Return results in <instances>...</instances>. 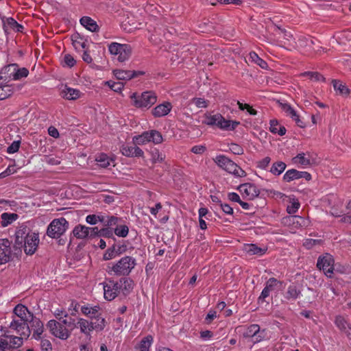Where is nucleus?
Instances as JSON below:
<instances>
[{
	"mask_svg": "<svg viewBox=\"0 0 351 351\" xmlns=\"http://www.w3.org/2000/svg\"><path fill=\"white\" fill-rule=\"evenodd\" d=\"M106 84L109 86V87L115 92H121L123 88V84L122 82H114L112 81H108Z\"/></svg>",
	"mask_w": 351,
	"mask_h": 351,
	"instance_id": "55",
	"label": "nucleus"
},
{
	"mask_svg": "<svg viewBox=\"0 0 351 351\" xmlns=\"http://www.w3.org/2000/svg\"><path fill=\"white\" fill-rule=\"evenodd\" d=\"M47 328L52 335L62 340L67 339L71 335L61 322L55 319L49 320L47 324Z\"/></svg>",
	"mask_w": 351,
	"mask_h": 351,
	"instance_id": "5",
	"label": "nucleus"
},
{
	"mask_svg": "<svg viewBox=\"0 0 351 351\" xmlns=\"http://www.w3.org/2000/svg\"><path fill=\"white\" fill-rule=\"evenodd\" d=\"M3 28L5 32H8V28L18 32H21L23 29V26L18 23L13 18L9 17L5 19H3Z\"/></svg>",
	"mask_w": 351,
	"mask_h": 351,
	"instance_id": "19",
	"label": "nucleus"
},
{
	"mask_svg": "<svg viewBox=\"0 0 351 351\" xmlns=\"http://www.w3.org/2000/svg\"><path fill=\"white\" fill-rule=\"evenodd\" d=\"M335 324L341 331L344 332L348 337H350V333L348 331V328L350 329V326L342 316H337L335 320Z\"/></svg>",
	"mask_w": 351,
	"mask_h": 351,
	"instance_id": "25",
	"label": "nucleus"
},
{
	"mask_svg": "<svg viewBox=\"0 0 351 351\" xmlns=\"http://www.w3.org/2000/svg\"><path fill=\"white\" fill-rule=\"evenodd\" d=\"M113 73L117 79L120 80H130L132 78L136 77L138 75H143L142 71H135L130 70L115 69Z\"/></svg>",
	"mask_w": 351,
	"mask_h": 351,
	"instance_id": "12",
	"label": "nucleus"
},
{
	"mask_svg": "<svg viewBox=\"0 0 351 351\" xmlns=\"http://www.w3.org/2000/svg\"><path fill=\"white\" fill-rule=\"evenodd\" d=\"M260 330V326L258 324H252L247 327L243 333L244 337H252L255 336Z\"/></svg>",
	"mask_w": 351,
	"mask_h": 351,
	"instance_id": "44",
	"label": "nucleus"
},
{
	"mask_svg": "<svg viewBox=\"0 0 351 351\" xmlns=\"http://www.w3.org/2000/svg\"><path fill=\"white\" fill-rule=\"evenodd\" d=\"M123 46L124 44L112 43L108 46V50L112 55L117 56L122 49V48L123 47Z\"/></svg>",
	"mask_w": 351,
	"mask_h": 351,
	"instance_id": "47",
	"label": "nucleus"
},
{
	"mask_svg": "<svg viewBox=\"0 0 351 351\" xmlns=\"http://www.w3.org/2000/svg\"><path fill=\"white\" fill-rule=\"evenodd\" d=\"M214 161L220 168L230 173L236 171L237 164L224 155L217 156Z\"/></svg>",
	"mask_w": 351,
	"mask_h": 351,
	"instance_id": "11",
	"label": "nucleus"
},
{
	"mask_svg": "<svg viewBox=\"0 0 351 351\" xmlns=\"http://www.w3.org/2000/svg\"><path fill=\"white\" fill-rule=\"evenodd\" d=\"M302 75L307 76L311 80H314L315 82H325L326 80L325 77L321 73L316 71H306L302 73Z\"/></svg>",
	"mask_w": 351,
	"mask_h": 351,
	"instance_id": "43",
	"label": "nucleus"
},
{
	"mask_svg": "<svg viewBox=\"0 0 351 351\" xmlns=\"http://www.w3.org/2000/svg\"><path fill=\"white\" fill-rule=\"evenodd\" d=\"M76 63L74 58L70 54H66L64 56V64L63 66H67L70 68L73 67Z\"/></svg>",
	"mask_w": 351,
	"mask_h": 351,
	"instance_id": "58",
	"label": "nucleus"
},
{
	"mask_svg": "<svg viewBox=\"0 0 351 351\" xmlns=\"http://www.w3.org/2000/svg\"><path fill=\"white\" fill-rule=\"evenodd\" d=\"M300 206V203L294 200L291 205L287 206V211L289 214H294L298 211Z\"/></svg>",
	"mask_w": 351,
	"mask_h": 351,
	"instance_id": "60",
	"label": "nucleus"
},
{
	"mask_svg": "<svg viewBox=\"0 0 351 351\" xmlns=\"http://www.w3.org/2000/svg\"><path fill=\"white\" fill-rule=\"evenodd\" d=\"M269 130L273 134H278L280 136H283L286 133V128L280 125L276 119H272L270 121Z\"/></svg>",
	"mask_w": 351,
	"mask_h": 351,
	"instance_id": "24",
	"label": "nucleus"
},
{
	"mask_svg": "<svg viewBox=\"0 0 351 351\" xmlns=\"http://www.w3.org/2000/svg\"><path fill=\"white\" fill-rule=\"evenodd\" d=\"M301 294V291L294 285L289 286L285 298L287 300H296Z\"/></svg>",
	"mask_w": 351,
	"mask_h": 351,
	"instance_id": "37",
	"label": "nucleus"
},
{
	"mask_svg": "<svg viewBox=\"0 0 351 351\" xmlns=\"http://www.w3.org/2000/svg\"><path fill=\"white\" fill-rule=\"evenodd\" d=\"M42 351H51L52 345L48 339H42L40 343Z\"/></svg>",
	"mask_w": 351,
	"mask_h": 351,
	"instance_id": "64",
	"label": "nucleus"
},
{
	"mask_svg": "<svg viewBox=\"0 0 351 351\" xmlns=\"http://www.w3.org/2000/svg\"><path fill=\"white\" fill-rule=\"evenodd\" d=\"M120 219L115 216H107V220L106 226L110 228L112 226H115L118 223Z\"/></svg>",
	"mask_w": 351,
	"mask_h": 351,
	"instance_id": "63",
	"label": "nucleus"
},
{
	"mask_svg": "<svg viewBox=\"0 0 351 351\" xmlns=\"http://www.w3.org/2000/svg\"><path fill=\"white\" fill-rule=\"evenodd\" d=\"M28 228L26 227L18 229L15 232L14 254L16 256L21 254V249L24 246L25 237L27 236Z\"/></svg>",
	"mask_w": 351,
	"mask_h": 351,
	"instance_id": "9",
	"label": "nucleus"
},
{
	"mask_svg": "<svg viewBox=\"0 0 351 351\" xmlns=\"http://www.w3.org/2000/svg\"><path fill=\"white\" fill-rule=\"evenodd\" d=\"M132 54V47L130 45L124 44L123 47L119 52V53L117 55L118 58L117 60L120 62H123L125 60H128Z\"/></svg>",
	"mask_w": 351,
	"mask_h": 351,
	"instance_id": "29",
	"label": "nucleus"
},
{
	"mask_svg": "<svg viewBox=\"0 0 351 351\" xmlns=\"http://www.w3.org/2000/svg\"><path fill=\"white\" fill-rule=\"evenodd\" d=\"M171 109V104L169 101H165L153 108L152 113L154 117H161L168 114Z\"/></svg>",
	"mask_w": 351,
	"mask_h": 351,
	"instance_id": "17",
	"label": "nucleus"
},
{
	"mask_svg": "<svg viewBox=\"0 0 351 351\" xmlns=\"http://www.w3.org/2000/svg\"><path fill=\"white\" fill-rule=\"evenodd\" d=\"M151 142L154 144H160L163 141L162 134L156 130H150Z\"/></svg>",
	"mask_w": 351,
	"mask_h": 351,
	"instance_id": "46",
	"label": "nucleus"
},
{
	"mask_svg": "<svg viewBox=\"0 0 351 351\" xmlns=\"http://www.w3.org/2000/svg\"><path fill=\"white\" fill-rule=\"evenodd\" d=\"M333 88L336 91H339V93L343 96H348L350 94L349 88L343 84L339 80H332V81Z\"/></svg>",
	"mask_w": 351,
	"mask_h": 351,
	"instance_id": "30",
	"label": "nucleus"
},
{
	"mask_svg": "<svg viewBox=\"0 0 351 351\" xmlns=\"http://www.w3.org/2000/svg\"><path fill=\"white\" fill-rule=\"evenodd\" d=\"M99 237H105V238H112L114 237V232L110 228H101L99 230Z\"/></svg>",
	"mask_w": 351,
	"mask_h": 351,
	"instance_id": "57",
	"label": "nucleus"
},
{
	"mask_svg": "<svg viewBox=\"0 0 351 351\" xmlns=\"http://www.w3.org/2000/svg\"><path fill=\"white\" fill-rule=\"evenodd\" d=\"M237 105L239 106V108L241 110H247V111L251 115H256L257 114V111L255 109L252 108V107L250 106L247 104H243L241 103L239 101H237Z\"/></svg>",
	"mask_w": 351,
	"mask_h": 351,
	"instance_id": "53",
	"label": "nucleus"
},
{
	"mask_svg": "<svg viewBox=\"0 0 351 351\" xmlns=\"http://www.w3.org/2000/svg\"><path fill=\"white\" fill-rule=\"evenodd\" d=\"M1 226L6 227L19 218L16 213H3L1 215Z\"/></svg>",
	"mask_w": 351,
	"mask_h": 351,
	"instance_id": "27",
	"label": "nucleus"
},
{
	"mask_svg": "<svg viewBox=\"0 0 351 351\" xmlns=\"http://www.w3.org/2000/svg\"><path fill=\"white\" fill-rule=\"evenodd\" d=\"M136 264V260L134 258L130 256H125L122 257L111 267L108 266L107 271L108 274L113 272L114 275L119 276H128L134 268Z\"/></svg>",
	"mask_w": 351,
	"mask_h": 351,
	"instance_id": "1",
	"label": "nucleus"
},
{
	"mask_svg": "<svg viewBox=\"0 0 351 351\" xmlns=\"http://www.w3.org/2000/svg\"><path fill=\"white\" fill-rule=\"evenodd\" d=\"M282 110L288 115L292 116L296 111L288 104H280Z\"/></svg>",
	"mask_w": 351,
	"mask_h": 351,
	"instance_id": "62",
	"label": "nucleus"
},
{
	"mask_svg": "<svg viewBox=\"0 0 351 351\" xmlns=\"http://www.w3.org/2000/svg\"><path fill=\"white\" fill-rule=\"evenodd\" d=\"M133 100L134 106L136 108H149L157 101V96L153 91H145L141 95H137L136 93H133L131 96Z\"/></svg>",
	"mask_w": 351,
	"mask_h": 351,
	"instance_id": "3",
	"label": "nucleus"
},
{
	"mask_svg": "<svg viewBox=\"0 0 351 351\" xmlns=\"http://www.w3.org/2000/svg\"><path fill=\"white\" fill-rule=\"evenodd\" d=\"M99 306H95L93 307H90L88 306H83L81 308L82 313L89 317L90 319L94 318L97 313H99Z\"/></svg>",
	"mask_w": 351,
	"mask_h": 351,
	"instance_id": "31",
	"label": "nucleus"
},
{
	"mask_svg": "<svg viewBox=\"0 0 351 351\" xmlns=\"http://www.w3.org/2000/svg\"><path fill=\"white\" fill-rule=\"evenodd\" d=\"M39 243L38 234L35 232L27 231V236L25 237L24 243V251L27 255H32L37 250Z\"/></svg>",
	"mask_w": 351,
	"mask_h": 351,
	"instance_id": "8",
	"label": "nucleus"
},
{
	"mask_svg": "<svg viewBox=\"0 0 351 351\" xmlns=\"http://www.w3.org/2000/svg\"><path fill=\"white\" fill-rule=\"evenodd\" d=\"M306 154L300 153L293 158L292 160L294 163H299L304 167L311 165V162L309 158L305 157Z\"/></svg>",
	"mask_w": 351,
	"mask_h": 351,
	"instance_id": "40",
	"label": "nucleus"
},
{
	"mask_svg": "<svg viewBox=\"0 0 351 351\" xmlns=\"http://www.w3.org/2000/svg\"><path fill=\"white\" fill-rule=\"evenodd\" d=\"M96 161L101 167L106 168L110 165L113 160L110 158L106 154H101L96 158Z\"/></svg>",
	"mask_w": 351,
	"mask_h": 351,
	"instance_id": "39",
	"label": "nucleus"
},
{
	"mask_svg": "<svg viewBox=\"0 0 351 351\" xmlns=\"http://www.w3.org/2000/svg\"><path fill=\"white\" fill-rule=\"evenodd\" d=\"M250 59L252 62H254L256 64H258L262 69H267L268 67L267 63L261 58L258 54L254 51L250 52L249 54Z\"/></svg>",
	"mask_w": 351,
	"mask_h": 351,
	"instance_id": "41",
	"label": "nucleus"
},
{
	"mask_svg": "<svg viewBox=\"0 0 351 351\" xmlns=\"http://www.w3.org/2000/svg\"><path fill=\"white\" fill-rule=\"evenodd\" d=\"M27 321L28 320L13 319L9 327L11 329L16 330L20 336L27 338L31 334L29 326L27 323Z\"/></svg>",
	"mask_w": 351,
	"mask_h": 351,
	"instance_id": "10",
	"label": "nucleus"
},
{
	"mask_svg": "<svg viewBox=\"0 0 351 351\" xmlns=\"http://www.w3.org/2000/svg\"><path fill=\"white\" fill-rule=\"evenodd\" d=\"M119 282L121 284V291L124 295H128L133 289L134 282L130 278H122Z\"/></svg>",
	"mask_w": 351,
	"mask_h": 351,
	"instance_id": "28",
	"label": "nucleus"
},
{
	"mask_svg": "<svg viewBox=\"0 0 351 351\" xmlns=\"http://www.w3.org/2000/svg\"><path fill=\"white\" fill-rule=\"evenodd\" d=\"M29 71L26 68L19 69L18 65L16 64L15 80L27 77Z\"/></svg>",
	"mask_w": 351,
	"mask_h": 351,
	"instance_id": "51",
	"label": "nucleus"
},
{
	"mask_svg": "<svg viewBox=\"0 0 351 351\" xmlns=\"http://www.w3.org/2000/svg\"><path fill=\"white\" fill-rule=\"evenodd\" d=\"M76 324L79 326L81 332L86 335H90V332L93 330L90 329V322L85 319L80 318Z\"/></svg>",
	"mask_w": 351,
	"mask_h": 351,
	"instance_id": "34",
	"label": "nucleus"
},
{
	"mask_svg": "<svg viewBox=\"0 0 351 351\" xmlns=\"http://www.w3.org/2000/svg\"><path fill=\"white\" fill-rule=\"evenodd\" d=\"M117 256V254L115 252V246H112L108 248L104 254V259L106 261L112 259Z\"/></svg>",
	"mask_w": 351,
	"mask_h": 351,
	"instance_id": "54",
	"label": "nucleus"
},
{
	"mask_svg": "<svg viewBox=\"0 0 351 351\" xmlns=\"http://www.w3.org/2000/svg\"><path fill=\"white\" fill-rule=\"evenodd\" d=\"M129 228L126 225L117 226L114 233L119 237H125L128 234Z\"/></svg>",
	"mask_w": 351,
	"mask_h": 351,
	"instance_id": "45",
	"label": "nucleus"
},
{
	"mask_svg": "<svg viewBox=\"0 0 351 351\" xmlns=\"http://www.w3.org/2000/svg\"><path fill=\"white\" fill-rule=\"evenodd\" d=\"M102 285L104 298L108 301L114 300L121 292V284L119 281L115 282L112 279H106V281Z\"/></svg>",
	"mask_w": 351,
	"mask_h": 351,
	"instance_id": "4",
	"label": "nucleus"
},
{
	"mask_svg": "<svg viewBox=\"0 0 351 351\" xmlns=\"http://www.w3.org/2000/svg\"><path fill=\"white\" fill-rule=\"evenodd\" d=\"M59 322H61L71 334V332L77 328L75 320L73 318L69 317L67 313H64V317L60 319Z\"/></svg>",
	"mask_w": 351,
	"mask_h": 351,
	"instance_id": "26",
	"label": "nucleus"
},
{
	"mask_svg": "<svg viewBox=\"0 0 351 351\" xmlns=\"http://www.w3.org/2000/svg\"><path fill=\"white\" fill-rule=\"evenodd\" d=\"M63 93H64V97H66L67 99L70 100L77 99L81 95V93L79 90L69 88L67 86L65 87V89L63 90Z\"/></svg>",
	"mask_w": 351,
	"mask_h": 351,
	"instance_id": "33",
	"label": "nucleus"
},
{
	"mask_svg": "<svg viewBox=\"0 0 351 351\" xmlns=\"http://www.w3.org/2000/svg\"><path fill=\"white\" fill-rule=\"evenodd\" d=\"M30 316L32 317L31 327L34 330L32 337L36 340L40 339L44 330L43 324L40 319L34 317L33 314H30Z\"/></svg>",
	"mask_w": 351,
	"mask_h": 351,
	"instance_id": "16",
	"label": "nucleus"
},
{
	"mask_svg": "<svg viewBox=\"0 0 351 351\" xmlns=\"http://www.w3.org/2000/svg\"><path fill=\"white\" fill-rule=\"evenodd\" d=\"M221 114L217 113L214 115H211L207 118L206 123L208 125H216L219 123V120L220 118Z\"/></svg>",
	"mask_w": 351,
	"mask_h": 351,
	"instance_id": "56",
	"label": "nucleus"
},
{
	"mask_svg": "<svg viewBox=\"0 0 351 351\" xmlns=\"http://www.w3.org/2000/svg\"><path fill=\"white\" fill-rule=\"evenodd\" d=\"M14 250L11 249V242L8 239H0V264H5L13 259Z\"/></svg>",
	"mask_w": 351,
	"mask_h": 351,
	"instance_id": "7",
	"label": "nucleus"
},
{
	"mask_svg": "<svg viewBox=\"0 0 351 351\" xmlns=\"http://www.w3.org/2000/svg\"><path fill=\"white\" fill-rule=\"evenodd\" d=\"M300 178V171L291 169L286 171L283 176V180L287 182H290L294 180Z\"/></svg>",
	"mask_w": 351,
	"mask_h": 351,
	"instance_id": "35",
	"label": "nucleus"
},
{
	"mask_svg": "<svg viewBox=\"0 0 351 351\" xmlns=\"http://www.w3.org/2000/svg\"><path fill=\"white\" fill-rule=\"evenodd\" d=\"M16 72V64H11L4 66L0 71V81L10 82L15 80L14 73Z\"/></svg>",
	"mask_w": 351,
	"mask_h": 351,
	"instance_id": "13",
	"label": "nucleus"
},
{
	"mask_svg": "<svg viewBox=\"0 0 351 351\" xmlns=\"http://www.w3.org/2000/svg\"><path fill=\"white\" fill-rule=\"evenodd\" d=\"M334 263L332 256L326 253L318 258L317 267L319 270H322L326 276L330 278L334 271Z\"/></svg>",
	"mask_w": 351,
	"mask_h": 351,
	"instance_id": "6",
	"label": "nucleus"
},
{
	"mask_svg": "<svg viewBox=\"0 0 351 351\" xmlns=\"http://www.w3.org/2000/svg\"><path fill=\"white\" fill-rule=\"evenodd\" d=\"M14 93L12 84H8L5 82L0 81V100H3L10 97Z\"/></svg>",
	"mask_w": 351,
	"mask_h": 351,
	"instance_id": "22",
	"label": "nucleus"
},
{
	"mask_svg": "<svg viewBox=\"0 0 351 351\" xmlns=\"http://www.w3.org/2000/svg\"><path fill=\"white\" fill-rule=\"evenodd\" d=\"M21 141H14L8 148H7V152L9 154H14L19 151V149L20 147Z\"/></svg>",
	"mask_w": 351,
	"mask_h": 351,
	"instance_id": "59",
	"label": "nucleus"
},
{
	"mask_svg": "<svg viewBox=\"0 0 351 351\" xmlns=\"http://www.w3.org/2000/svg\"><path fill=\"white\" fill-rule=\"evenodd\" d=\"M90 329L99 332L102 331L106 326V320L101 317L100 313H97L94 318L90 319Z\"/></svg>",
	"mask_w": 351,
	"mask_h": 351,
	"instance_id": "21",
	"label": "nucleus"
},
{
	"mask_svg": "<svg viewBox=\"0 0 351 351\" xmlns=\"http://www.w3.org/2000/svg\"><path fill=\"white\" fill-rule=\"evenodd\" d=\"M230 121L226 120L221 114L220 115V118L219 120V123L217 124V127L222 130H228L230 129Z\"/></svg>",
	"mask_w": 351,
	"mask_h": 351,
	"instance_id": "52",
	"label": "nucleus"
},
{
	"mask_svg": "<svg viewBox=\"0 0 351 351\" xmlns=\"http://www.w3.org/2000/svg\"><path fill=\"white\" fill-rule=\"evenodd\" d=\"M23 337H22V336L16 337V336L12 335V337H11V338H10V343H9L10 349L12 348L20 347L23 344Z\"/></svg>",
	"mask_w": 351,
	"mask_h": 351,
	"instance_id": "48",
	"label": "nucleus"
},
{
	"mask_svg": "<svg viewBox=\"0 0 351 351\" xmlns=\"http://www.w3.org/2000/svg\"><path fill=\"white\" fill-rule=\"evenodd\" d=\"M69 222L64 217L54 219L47 229V235L52 239H58L69 228Z\"/></svg>",
	"mask_w": 351,
	"mask_h": 351,
	"instance_id": "2",
	"label": "nucleus"
},
{
	"mask_svg": "<svg viewBox=\"0 0 351 351\" xmlns=\"http://www.w3.org/2000/svg\"><path fill=\"white\" fill-rule=\"evenodd\" d=\"M152 341L153 338L151 335L143 338L138 344L140 351H149Z\"/></svg>",
	"mask_w": 351,
	"mask_h": 351,
	"instance_id": "42",
	"label": "nucleus"
},
{
	"mask_svg": "<svg viewBox=\"0 0 351 351\" xmlns=\"http://www.w3.org/2000/svg\"><path fill=\"white\" fill-rule=\"evenodd\" d=\"M152 160L154 163L157 162H161L165 159V156L162 155L157 149H154L151 152Z\"/></svg>",
	"mask_w": 351,
	"mask_h": 351,
	"instance_id": "49",
	"label": "nucleus"
},
{
	"mask_svg": "<svg viewBox=\"0 0 351 351\" xmlns=\"http://www.w3.org/2000/svg\"><path fill=\"white\" fill-rule=\"evenodd\" d=\"M30 314L28 308L23 304H17L14 308V313L21 318L20 320H28L27 313Z\"/></svg>",
	"mask_w": 351,
	"mask_h": 351,
	"instance_id": "32",
	"label": "nucleus"
},
{
	"mask_svg": "<svg viewBox=\"0 0 351 351\" xmlns=\"http://www.w3.org/2000/svg\"><path fill=\"white\" fill-rule=\"evenodd\" d=\"M322 240L321 239H306L304 243H303V245L306 248V249H311L313 246L316 245H320L322 243Z\"/></svg>",
	"mask_w": 351,
	"mask_h": 351,
	"instance_id": "50",
	"label": "nucleus"
},
{
	"mask_svg": "<svg viewBox=\"0 0 351 351\" xmlns=\"http://www.w3.org/2000/svg\"><path fill=\"white\" fill-rule=\"evenodd\" d=\"M230 150L234 154L241 155L243 154V149L240 145L236 143H231L230 145Z\"/></svg>",
	"mask_w": 351,
	"mask_h": 351,
	"instance_id": "61",
	"label": "nucleus"
},
{
	"mask_svg": "<svg viewBox=\"0 0 351 351\" xmlns=\"http://www.w3.org/2000/svg\"><path fill=\"white\" fill-rule=\"evenodd\" d=\"M72 44L73 47L77 49L79 47H81L82 49H86V40H83V38L79 34H75L71 36Z\"/></svg>",
	"mask_w": 351,
	"mask_h": 351,
	"instance_id": "38",
	"label": "nucleus"
},
{
	"mask_svg": "<svg viewBox=\"0 0 351 351\" xmlns=\"http://www.w3.org/2000/svg\"><path fill=\"white\" fill-rule=\"evenodd\" d=\"M243 250L249 255L262 256L267 252V248L258 247L254 243L245 244Z\"/></svg>",
	"mask_w": 351,
	"mask_h": 351,
	"instance_id": "20",
	"label": "nucleus"
},
{
	"mask_svg": "<svg viewBox=\"0 0 351 351\" xmlns=\"http://www.w3.org/2000/svg\"><path fill=\"white\" fill-rule=\"evenodd\" d=\"M122 154L127 157H142L143 151L136 145H123L121 147Z\"/></svg>",
	"mask_w": 351,
	"mask_h": 351,
	"instance_id": "14",
	"label": "nucleus"
},
{
	"mask_svg": "<svg viewBox=\"0 0 351 351\" xmlns=\"http://www.w3.org/2000/svg\"><path fill=\"white\" fill-rule=\"evenodd\" d=\"M286 167L287 165L284 162L277 161L272 164L270 172L275 176H279L285 170Z\"/></svg>",
	"mask_w": 351,
	"mask_h": 351,
	"instance_id": "36",
	"label": "nucleus"
},
{
	"mask_svg": "<svg viewBox=\"0 0 351 351\" xmlns=\"http://www.w3.org/2000/svg\"><path fill=\"white\" fill-rule=\"evenodd\" d=\"M80 24L86 29L92 32H98L99 26L97 22L90 16H82L80 20Z\"/></svg>",
	"mask_w": 351,
	"mask_h": 351,
	"instance_id": "18",
	"label": "nucleus"
},
{
	"mask_svg": "<svg viewBox=\"0 0 351 351\" xmlns=\"http://www.w3.org/2000/svg\"><path fill=\"white\" fill-rule=\"evenodd\" d=\"M73 234L77 239H83L88 237L89 227L78 224L73 230Z\"/></svg>",
	"mask_w": 351,
	"mask_h": 351,
	"instance_id": "23",
	"label": "nucleus"
},
{
	"mask_svg": "<svg viewBox=\"0 0 351 351\" xmlns=\"http://www.w3.org/2000/svg\"><path fill=\"white\" fill-rule=\"evenodd\" d=\"M241 192L245 194L250 199H253L258 197L260 194V191L257 186L251 183L242 184L239 187Z\"/></svg>",
	"mask_w": 351,
	"mask_h": 351,
	"instance_id": "15",
	"label": "nucleus"
}]
</instances>
